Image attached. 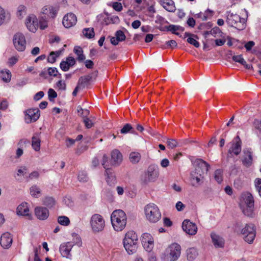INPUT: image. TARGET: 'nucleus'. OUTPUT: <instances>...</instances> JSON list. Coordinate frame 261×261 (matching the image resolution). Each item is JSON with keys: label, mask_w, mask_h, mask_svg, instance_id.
<instances>
[{"label": "nucleus", "mask_w": 261, "mask_h": 261, "mask_svg": "<svg viewBox=\"0 0 261 261\" xmlns=\"http://www.w3.org/2000/svg\"><path fill=\"white\" fill-rule=\"evenodd\" d=\"M254 199L250 193H242L240 197V207L244 214L252 217L254 208Z\"/></svg>", "instance_id": "nucleus-1"}, {"label": "nucleus", "mask_w": 261, "mask_h": 261, "mask_svg": "<svg viewBox=\"0 0 261 261\" xmlns=\"http://www.w3.org/2000/svg\"><path fill=\"white\" fill-rule=\"evenodd\" d=\"M123 244L125 250L128 254L135 253L138 248V236L134 231H128L125 235Z\"/></svg>", "instance_id": "nucleus-2"}, {"label": "nucleus", "mask_w": 261, "mask_h": 261, "mask_svg": "<svg viewBox=\"0 0 261 261\" xmlns=\"http://www.w3.org/2000/svg\"><path fill=\"white\" fill-rule=\"evenodd\" d=\"M126 216L121 210L114 211L111 216L112 226L115 230L122 231L124 229L126 224Z\"/></svg>", "instance_id": "nucleus-3"}, {"label": "nucleus", "mask_w": 261, "mask_h": 261, "mask_svg": "<svg viewBox=\"0 0 261 261\" xmlns=\"http://www.w3.org/2000/svg\"><path fill=\"white\" fill-rule=\"evenodd\" d=\"M181 254V246L174 243L169 245L161 256L162 261H176Z\"/></svg>", "instance_id": "nucleus-4"}, {"label": "nucleus", "mask_w": 261, "mask_h": 261, "mask_svg": "<svg viewBox=\"0 0 261 261\" xmlns=\"http://www.w3.org/2000/svg\"><path fill=\"white\" fill-rule=\"evenodd\" d=\"M196 163L197 166L195 170L191 172V176L192 179L196 180V184H199L203 178L202 175L207 172L210 166L206 162L200 159H197Z\"/></svg>", "instance_id": "nucleus-5"}, {"label": "nucleus", "mask_w": 261, "mask_h": 261, "mask_svg": "<svg viewBox=\"0 0 261 261\" xmlns=\"http://www.w3.org/2000/svg\"><path fill=\"white\" fill-rule=\"evenodd\" d=\"M226 22L229 27H233L239 31H242L246 27L247 18L241 17L236 13L227 12Z\"/></svg>", "instance_id": "nucleus-6"}, {"label": "nucleus", "mask_w": 261, "mask_h": 261, "mask_svg": "<svg viewBox=\"0 0 261 261\" xmlns=\"http://www.w3.org/2000/svg\"><path fill=\"white\" fill-rule=\"evenodd\" d=\"M145 214L146 219L151 223H156L161 218V213L159 207L153 203L146 205Z\"/></svg>", "instance_id": "nucleus-7"}, {"label": "nucleus", "mask_w": 261, "mask_h": 261, "mask_svg": "<svg viewBox=\"0 0 261 261\" xmlns=\"http://www.w3.org/2000/svg\"><path fill=\"white\" fill-rule=\"evenodd\" d=\"M159 176L157 167L155 165H150L146 171L141 175L140 180L144 184L149 182L154 181Z\"/></svg>", "instance_id": "nucleus-8"}, {"label": "nucleus", "mask_w": 261, "mask_h": 261, "mask_svg": "<svg viewBox=\"0 0 261 261\" xmlns=\"http://www.w3.org/2000/svg\"><path fill=\"white\" fill-rule=\"evenodd\" d=\"M241 234L245 242L252 244L256 237V229L253 224H246L241 231Z\"/></svg>", "instance_id": "nucleus-9"}, {"label": "nucleus", "mask_w": 261, "mask_h": 261, "mask_svg": "<svg viewBox=\"0 0 261 261\" xmlns=\"http://www.w3.org/2000/svg\"><path fill=\"white\" fill-rule=\"evenodd\" d=\"M90 225L93 232H98L101 231L104 229L105 221L100 215L95 214L91 217Z\"/></svg>", "instance_id": "nucleus-10"}, {"label": "nucleus", "mask_w": 261, "mask_h": 261, "mask_svg": "<svg viewBox=\"0 0 261 261\" xmlns=\"http://www.w3.org/2000/svg\"><path fill=\"white\" fill-rule=\"evenodd\" d=\"M13 44L18 51L24 50L26 46V41L24 36L20 33L14 35L13 39Z\"/></svg>", "instance_id": "nucleus-11"}, {"label": "nucleus", "mask_w": 261, "mask_h": 261, "mask_svg": "<svg viewBox=\"0 0 261 261\" xmlns=\"http://www.w3.org/2000/svg\"><path fill=\"white\" fill-rule=\"evenodd\" d=\"M242 150V141L239 136L236 137L231 145L228 150V154L232 156L233 154L238 155Z\"/></svg>", "instance_id": "nucleus-12"}, {"label": "nucleus", "mask_w": 261, "mask_h": 261, "mask_svg": "<svg viewBox=\"0 0 261 261\" xmlns=\"http://www.w3.org/2000/svg\"><path fill=\"white\" fill-rule=\"evenodd\" d=\"M40 116L38 108L30 109L25 111V121L27 123L36 121Z\"/></svg>", "instance_id": "nucleus-13"}, {"label": "nucleus", "mask_w": 261, "mask_h": 261, "mask_svg": "<svg viewBox=\"0 0 261 261\" xmlns=\"http://www.w3.org/2000/svg\"><path fill=\"white\" fill-rule=\"evenodd\" d=\"M108 161V157L106 154H104L102 156V165L106 169V174L107 175V181L108 184H111L110 182L115 180V176L112 169L109 168L107 164Z\"/></svg>", "instance_id": "nucleus-14"}, {"label": "nucleus", "mask_w": 261, "mask_h": 261, "mask_svg": "<svg viewBox=\"0 0 261 261\" xmlns=\"http://www.w3.org/2000/svg\"><path fill=\"white\" fill-rule=\"evenodd\" d=\"M182 228L186 233L191 236L195 235L197 231L196 225L189 220H185L183 221Z\"/></svg>", "instance_id": "nucleus-15"}, {"label": "nucleus", "mask_w": 261, "mask_h": 261, "mask_svg": "<svg viewBox=\"0 0 261 261\" xmlns=\"http://www.w3.org/2000/svg\"><path fill=\"white\" fill-rule=\"evenodd\" d=\"M74 243L71 242H67L62 243L60 246V252L63 257L71 258L70 251L74 245Z\"/></svg>", "instance_id": "nucleus-16"}, {"label": "nucleus", "mask_w": 261, "mask_h": 261, "mask_svg": "<svg viewBox=\"0 0 261 261\" xmlns=\"http://www.w3.org/2000/svg\"><path fill=\"white\" fill-rule=\"evenodd\" d=\"M243 156L242 159V164L245 167H250L253 163V153L250 148L243 150Z\"/></svg>", "instance_id": "nucleus-17"}, {"label": "nucleus", "mask_w": 261, "mask_h": 261, "mask_svg": "<svg viewBox=\"0 0 261 261\" xmlns=\"http://www.w3.org/2000/svg\"><path fill=\"white\" fill-rule=\"evenodd\" d=\"M77 22L76 16L72 13L67 14L63 17L62 23L66 28H69L74 25Z\"/></svg>", "instance_id": "nucleus-18"}, {"label": "nucleus", "mask_w": 261, "mask_h": 261, "mask_svg": "<svg viewBox=\"0 0 261 261\" xmlns=\"http://www.w3.org/2000/svg\"><path fill=\"white\" fill-rule=\"evenodd\" d=\"M35 215L40 220L47 219L49 215L47 208L43 206H37L34 210Z\"/></svg>", "instance_id": "nucleus-19"}, {"label": "nucleus", "mask_w": 261, "mask_h": 261, "mask_svg": "<svg viewBox=\"0 0 261 261\" xmlns=\"http://www.w3.org/2000/svg\"><path fill=\"white\" fill-rule=\"evenodd\" d=\"M12 242V237L10 233L7 232L2 235L0 239V244L3 248L8 249L10 248Z\"/></svg>", "instance_id": "nucleus-20"}, {"label": "nucleus", "mask_w": 261, "mask_h": 261, "mask_svg": "<svg viewBox=\"0 0 261 261\" xmlns=\"http://www.w3.org/2000/svg\"><path fill=\"white\" fill-rule=\"evenodd\" d=\"M28 29L32 32H35L38 27V21L36 17L32 15L29 16L26 20Z\"/></svg>", "instance_id": "nucleus-21"}, {"label": "nucleus", "mask_w": 261, "mask_h": 261, "mask_svg": "<svg viewBox=\"0 0 261 261\" xmlns=\"http://www.w3.org/2000/svg\"><path fill=\"white\" fill-rule=\"evenodd\" d=\"M122 161V155L118 149H114L111 152V164L114 166H118Z\"/></svg>", "instance_id": "nucleus-22"}, {"label": "nucleus", "mask_w": 261, "mask_h": 261, "mask_svg": "<svg viewBox=\"0 0 261 261\" xmlns=\"http://www.w3.org/2000/svg\"><path fill=\"white\" fill-rule=\"evenodd\" d=\"M76 63L75 59L72 57H68L66 61H62L60 64V67L63 71H67L70 67L73 66Z\"/></svg>", "instance_id": "nucleus-23"}, {"label": "nucleus", "mask_w": 261, "mask_h": 261, "mask_svg": "<svg viewBox=\"0 0 261 261\" xmlns=\"http://www.w3.org/2000/svg\"><path fill=\"white\" fill-rule=\"evenodd\" d=\"M211 238L212 239V243L215 248H223L225 244L224 239L216 234V233L212 232L211 234Z\"/></svg>", "instance_id": "nucleus-24"}, {"label": "nucleus", "mask_w": 261, "mask_h": 261, "mask_svg": "<svg viewBox=\"0 0 261 261\" xmlns=\"http://www.w3.org/2000/svg\"><path fill=\"white\" fill-rule=\"evenodd\" d=\"M17 214L21 216H29V208L27 202H22L19 205L16 210Z\"/></svg>", "instance_id": "nucleus-25"}, {"label": "nucleus", "mask_w": 261, "mask_h": 261, "mask_svg": "<svg viewBox=\"0 0 261 261\" xmlns=\"http://www.w3.org/2000/svg\"><path fill=\"white\" fill-rule=\"evenodd\" d=\"M198 254L197 249L194 247L188 248L186 250L187 259L188 261H194Z\"/></svg>", "instance_id": "nucleus-26"}, {"label": "nucleus", "mask_w": 261, "mask_h": 261, "mask_svg": "<svg viewBox=\"0 0 261 261\" xmlns=\"http://www.w3.org/2000/svg\"><path fill=\"white\" fill-rule=\"evenodd\" d=\"M162 5L165 9L169 12H172L175 10L174 2L172 0H163Z\"/></svg>", "instance_id": "nucleus-27"}, {"label": "nucleus", "mask_w": 261, "mask_h": 261, "mask_svg": "<svg viewBox=\"0 0 261 261\" xmlns=\"http://www.w3.org/2000/svg\"><path fill=\"white\" fill-rule=\"evenodd\" d=\"M73 52L76 55V59L79 62H83L86 59L84 55L82 48L80 46H75L73 49Z\"/></svg>", "instance_id": "nucleus-28"}, {"label": "nucleus", "mask_w": 261, "mask_h": 261, "mask_svg": "<svg viewBox=\"0 0 261 261\" xmlns=\"http://www.w3.org/2000/svg\"><path fill=\"white\" fill-rule=\"evenodd\" d=\"M213 13L214 12L213 11L207 9L204 13L200 12L195 14V16L201 19L202 21H205L212 17Z\"/></svg>", "instance_id": "nucleus-29"}, {"label": "nucleus", "mask_w": 261, "mask_h": 261, "mask_svg": "<svg viewBox=\"0 0 261 261\" xmlns=\"http://www.w3.org/2000/svg\"><path fill=\"white\" fill-rule=\"evenodd\" d=\"M185 37H189L187 40L189 43L194 45L195 47L198 48L199 47V43L195 38L192 37H194L196 38H198L197 35H195L194 34L186 32L185 34Z\"/></svg>", "instance_id": "nucleus-30"}, {"label": "nucleus", "mask_w": 261, "mask_h": 261, "mask_svg": "<svg viewBox=\"0 0 261 261\" xmlns=\"http://www.w3.org/2000/svg\"><path fill=\"white\" fill-rule=\"evenodd\" d=\"M42 204L49 208L53 207L56 204V200L52 197L46 196L42 199Z\"/></svg>", "instance_id": "nucleus-31"}, {"label": "nucleus", "mask_w": 261, "mask_h": 261, "mask_svg": "<svg viewBox=\"0 0 261 261\" xmlns=\"http://www.w3.org/2000/svg\"><path fill=\"white\" fill-rule=\"evenodd\" d=\"M61 53L62 51L60 50L50 52L47 59V62L51 64L55 63L57 58L61 55Z\"/></svg>", "instance_id": "nucleus-32"}, {"label": "nucleus", "mask_w": 261, "mask_h": 261, "mask_svg": "<svg viewBox=\"0 0 261 261\" xmlns=\"http://www.w3.org/2000/svg\"><path fill=\"white\" fill-rule=\"evenodd\" d=\"M90 82V77L89 76L85 75L81 76L79 79L77 85H79L82 89H83L89 85Z\"/></svg>", "instance_id": "nucleus-33"}, {"label": "nucleus", "mask_w": 261, "mask_h": 261, "mask_svg": "<svg viewBox=\"0 0 261 261\" xmlns=\"http://www.w3.org/2000/svg\"><path fill=\"white\" fill-rule=\"evenodd\" d=\"M41 140L39 137L33 136L32 138V148L36 151H39L40 149Z\"/></svg>", "instance_id": "nucleus-34"}, {"label": "nucleus", "mask_w": 261, "mask_h": 261, "mask_svg": "<svg viewBox=\"0 0 261 261\" xmlns=\"http://www.w3.org/2000/svg\"><path fill=\"white\" fill-rule=\"evenodd\" d=\"M141 154L138 152H132L130 153L129 159L132 164H137L141 160Z\"/></svg>", "instance_id": "nucleus-35"}, {"label": "nucleus", "mask_w": 261, "mask_h": 261, "mask_svg": "<svg viewBox=\"0 0 261 261\" xmlns=\"http://www.w3.org/2000/svg\"><path fill=\"white\" fill-rule=\"evenodd\" d=\"M38 27L41 30H44L48 27L47 17L46 15L41 16L39 18Z\"/></svg>", "instance_id": "nucleus-36"}, {"label": "nucleus", "mask_w": 261, "mask_h": 261, "mask_svg": "<svg viewBox=\"0 0 261 261\" xmlns=\"http://www.w3.org/2000/svg\"><path fill=\"white\" fill-rule=\"evenodd\" d=\"M30 194L34 198H38L40 196L41 191L37 185H33L30 188Z\"/></svg>", "instance_id": "nucleus-37"}, {"label": "nucleus", "mask_w": 261, "mask_h": 261, "mask_svg": "<svg viewBox=\"0 0 261 261\" xmlns=\"http://www.w3.org/2000/svg\"><path fill=\"white\" fill-rule=\"evenodd\" d=\"M83 33L85 37L88 39L93 38L95 35L93 28H85L83 31Z\"/></svg>", "instance_id": "nucleus-38"}, {"label": "nucleus", "mask_w": 261, "mask_h": 261, "mask_svg": "<svg viewBox=\"0 0 261 261\" xmlns=\"http://www.w3.org/2000/svg\"><path fill=\"white\" fill-rule=\"evenodd\" d=\"M166 28L168 31L171 32L172 33L179 36V33L177 32V31L180 30V26L179 25H176L174 24H170L168 26L166 27Z\"/></svg>", "instance_id": "nucleus-39"}, {"label": "nucleus", "mask_w": 261, "mask_h": 261, "mask_svg": "<svg viewBox=\"0 0 261 261\" xmlns=\"http://www.w3.org/2000/svg\"><path fill=\"white\" fill-rule=\"evenodd\" d=\"M215 179L218 184H221L223 181V170L219 169L215 171Z\"/></svg>", "instance_id": "nucleus-40"}, {"label": "nucleus", "mask_w": 261, "mask_h": 261, "mask_svg": "<svg viewBox=\"0 0 261 261\" xmlns=\"http://www.w3.org/2000/svg\"><path fill=\"white\" fill-rule=\"evenodd\" d=\"M58 222L60 224L63 226H68L70 224L69 219L64 216H59L58 218Z\"/></svg>", "instance_id": "nucleus-41"}, {"label": "nucleus", "mask_w": 261, "mask_h": 261, "mask_svg": "<svg viewBox=\"0 0 261 261\" xmlns=\"http://www.w3.org/2000/svg\"><path fill=\"white\" fill-rule=\"evenodd\" d=\"M1 73L2 74V80L6 83L9 82L11 78V73L10 70H2Z\"/></svg>", "instance_id": "nucleus-42"}, {"label": "nucleus", "mask_w": 261, "mask_h": 261, "mask_svg": "<svg viewBox=\"0 0 261 261\" xmlns=\"http://www.w3.org/2000/svg\"><path fill=\"white\" fill-rule=\"evenodd\" d=\"M144 248L148 252H150L153 248L154 242L153 239L148 240L142 245Z\"/></svg>", "instance_id": "nucleus-43"}, {"label": "nucleus", "mask_w": 261, "mask_h": 261, "mask_svg": "<svg viewBox=\"0 0 261 261\" xmlns=\"http://www.w3.org/2000/svg\"><path fill=\"white\" fill-rule=\"evenodd\" d=\"M78 180L80 182H87L88 180V177L87 174L85 171H80L78 175Z\"/></svg>", "instance_id": "nucleus-44"}, {"label": "nucleus", "mask_w": 261, "mask_h": 261, "mask_svg": "<svg viewBox=\"0 0 261 261\" xmlns=\"http://www.w3.org/2000/svg\"><path fill=\"white\" fill-rule=\"evenodd\" d=\"M167 146L171 148H174L177 146H180V144L176 140L173 139H168L167 141Z\"/></svg>", "instance_id": "nucleus-45"}, {"label": "nucleus", "mask_w": 261, "mask_h": 261, "mask_svg": "<svg viewBox=\"0 0 261 261\" xmlns=\"http://www.w3.org/2000/svg\"><path fill=\"white\" fill-rule=\"evenodd\" d=\"M116 38L118 41L121 42L124 41L126 37L124 32L121 30H118L115 33Z\"/></svg>", "instance_id": "nucleus-46"}, {"label": "nucleus", "mask_w": 261, "mask_h": 261, "mask_svg": "<svg viewBox=\"0 0 261 261\" xmlns=\"http://www.w3.org/2000/svg\"><path fill=\"white\" fill-rule=\"evenodd\" d=\"M26 7L24 6H20L18 8L17 15L18 17L21 18L25 14Z\"/></svg>", "instance_id": "nucleus-47"}, {"label": "nucleus", "mask_w": 261, "mask_h": 261, "mask_svg": "<svg viewBox=\"0 0 261 261\" xmlns=\"http://www.w3.org/2000/svg\"><path fill=\"white\" fill-rule=\"evenodd\" d=\"M47 73L49 76H56L58 73V70L56 67H48L47 69Z\"/></svg>", "instance_id": "nucleus-48"}, {"label": "nucleus", "mask_w": 261, "mask_h": 261, "mask_svg": "<svg viewBox=\"0 0 261 261\" xmlns=\"http://www.w3.org/2000/svg\"><path fill=\"white\" fill-rule=\"evenodd\" d=\"M232 59L233 61L236 62H238L240 63L241 64H244L245 63V60L243 58L242 55H237V56H233L232 57Z\"/></svg>", "instance_id": "nucleus-49"}, {"label": "nucleus", "mask_w": 261, "mask_h": 261, "mask_svg": "<svg viewBox=\"0 0 261 261\" xmlns=\"http://www.w3.org/2000/svg\"><path fill=\"white\" fill-rule=\"evenodd\" d=\"M153 238L150 234L148 233H144L141 236V242L142 245L145 243L146 241L152 240Z\"/></svg>", "instance_id": "nucleus-50"}, {"label": "nucleus", "mask_w": 261, "mask_h": 261, "mask_svg": "<svg viewBox=\"0 0 261 261\" xmlns=\"http://www.w3.org/2000/svg\"><path fill=\"white\" fill-rule=\"evenodd\" d=\"M133 129L132 125L129 123L125 124L122 128L120 130L121 134H126L131 131Z\"/></svg>", "instance_id": "nucleus-51"}, {"label": "nucleus", "mask_w": 261, "mask_h": 261, "mask_svg": "<svg viewBox=\"0 0 261 261\" xmlns=\"http://www.w3.org/2000/svg\"><path fill=\"white\" fill-rule=\"evenodd\" d=\"M48 99L50 101L52 100V99L55 98L57 97V92L53 89H49L48 91Z\"/></svg>", "instance_id": "nucleus-52"}, {"label": "nucleus", "mask_w": 261, "mask_h": 261, "mask_svg": "<svg viewBox=\"0 0 261 261\" xmlns=\"http://www.w3.org/2000/svg\"><path fill=\"white\" fill-rule=\"evenodd\" d=\"M83 122L85 124V126L87 128H90L93 125V123H92V121L87 117L85 118L84 119Z\"/></svg>", "instance_id": "nucleus-53"}, {"label": "nucleus", "mask_w": 261, "mask_h": 261, "mask_svg": "<svg viewBox=\"0 0 261 261\" xmlns=\"http://www.w3.org/2000/svg\"><path fill=\"white\" fill-rule=\"evenodd\" d=\"M155 22L156 23L163 24V23H167L168 21L166 20H165V19L164 17H163L162 16L158 15L156 16V20L155 21Z\"/></svg>", "instance_id": "nucleus-54"}, {"label": "nucleus", "mask_w": 261, "mask_h": 261, "mask_svg": "<svg viewBox=\"0 0 261 261\" xmlns=\"http://www.w3.org/2000/svg\"><path fill=\"white\" fill-rule=\"evenodd\" d=\"M49 13H48V17L54 18L56 17L57 14V10L56 9L52 7L49 6Z\"/></svg>", "instance_id": "nucleus-55"}, {"label": "nucleus", "mask_w": 261, "mask_h": 261, "mask_svg": "<svg viewBox=\"0 0 261 261\" xmlns=\"http://www.w3.org/2000/svg\"><path fill=\"white\" fill-rule=\"evenodd\" d=\"M113 8L117 11L120 12L121 11L123 8L121 4L118 2H114L112 5Z\"/></svg>", "instance_id": "nucleus-56"}, {"label": "nucleus", "mask_w": 261, "mask_h": 261, "mask_svg": "<svg viewBox=\"0 0 261 261\" xmlns=\"http://www.w3.org/2000/svg\"><path fill=\"white\" fill-rule=\"evenodd\" d=\"M57 86L59 88L60 90H65L66 88V85L65 83L62 81L59 80L57 83H56Z\"/></svg>", "instance_id": "nucleus-57"}, {"label": "nucleus", "mask_w": 261, "mask_h": 261, "mask_svg": "<svg viewBox=\"0 0 261 261\" xmlns=\"http://www.w3.org/2000/svg\"><path fill=\"white\" fill-rule=\"evenodd\" d=\"M166 44L167 45L168 47H170L172 48L176 47L177 45L176 42L174 40H171L168 41H167Z\"/></svg>", "instance_id": "nucleus-58"}, {"label": "nucleus", "mask_w": 261, "mask_h": 261, "mask_svg": "<svg viewBox=\"0 0 261 261\" xmlns=\"http://www.w3.org/2000/svg\"><path fill=\"white\" fill-rule=\"evenodd\" d=\"M5 19V12L4 9L0 7V25L4 22Z\"/></svg>", "instance_id": "nucleus-59"}, {"label": "nucleus", "mask_w": 261, "mask_h": 261, "mask_svg": "<svg viewBox=\"0 0 261 261\" xmlns=\"http://www.w3.org/2000/svg\"><path fill=\"white\" fill-rule=\"evenodd\" d=\"M44 95V93L43 91H39L34 96V99L35 101H38L42 98Z\"/></svg>", "instance_id": "nucleus-60"}, {"label": "nucleus", "mask_w": 261, "mask_h": 261, "mask_svg": "<svg viewBox=\"0 0 261 261\" xmlns=\"http://www.w3.org/2000/svg\"><path fill=\"white\" fill-rule=\"evenodd\" d=\"M255 43L253 41H249L245 44V47L247 50L249 51L252 49Z\"/></svg>", "instance_id": "nucleus-61"}, {"label": "nucleus", "mask_w": 261, "mask_h": 261, "mask_svg": "<svg viewBox=\"0 0 261 261\" xmlns=\"http://www.w3.org/2000/svg\"><path fill=\"white\" fill-rule=\"evenodd\" d=\"M175 207L176 210L180 212L184 210V208L185 207V205L181 201H178L176 203Z\"/></svg>", "instance_id": "nucleus-62"}, {"label": "nucleus", "mask_w": 261, "mask_h": 261, "mask_svg": "<svg viewBox=\"0 0 261 261\" xmlns=\"http://www.w3.org/2000/svg\"><path fill=\"white\" fill-rule=\"evenodd\" d=\"M253 126L257 129H261V120L255 119L253 122Z\"/></svg>", "instance_id": "nucleus-63"}, {"label": "nucleus", "mask_w": 261, "mask_h": 261, "mask_svg": "<svg viewBox=\"0 0 261 261\" xmlns=\"http://www.w3.org/2000/svg\"><path fill=\"white\" fill-rule=\"evenodd\" d=\"M85 65L88 69H92L94 66V63L90 60H87L85 61Z\"/></svg>", "instance_id": "nucleus-64"}]
</instances>
